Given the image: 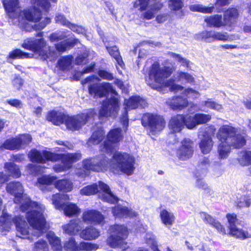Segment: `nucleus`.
Segmentation results:
<instances>
[{"label":"nucleus","mask_w":251,"mask_h":251,"mask_svg":"<svg viewBox=\"0 0 251 251\" xmlns=\"http://www.w3.org/2000/svg\"><path fill=\"white\" fill-rule=\"evenodd\" d=\"M28 157L30 161L38 164L60 161L61 164H56L52 167L53 171L58 173L71 169L74 163L81 159L82 154L80 152L57 153L47 150L40 151L32 149L29 151Z\"/></svg>","instance_id":"obj_1"},{"label":"nucleus","mask_w":251,"mask_h":251,"mask_svg":"<svg viewBox=\"0 0 251 251\" xmlns=\"http://www.w3.org/2000/svg\"><path fill=\"white\" fill-rule=\"evenodd\" d=\"M95 115L92 109H86L73 115L52 110L48 112L46 119L55 126L65 124L68 130L74 132L80 130Z\"/></svg>","instance_id":"obj_2"},{"label":"nucleus","mask_w":251,"mask_h":251,"mask_svg":"<svg viewBox=\"0 0 251 251\" xmlns=\"http://www.w3.org/2000/svg\"><path fill=\"white\" fill-rule=\"evenodd\" d=\"M172 74L171 69L167 66L160 67L159 63H154L150 67L149 75L146 77L147 84L151 88L158 91L162 90L164 88L169 87L171 91L182 90L184 87L175 83L173 78L165 80Z\"/></svg>","instance_id":"obj_3"},{"label":"nucleus","mask_w":251,"mask_h":251,"mask_svg":"<svg viewBox=\"0 0 251 251\" xmlns=\"http://www.w3.org/2000/svg\"><path fill=\"white\" fill-rule=\"evenodd\" d=\"M38 207L39 204L37 202L27 198L21 203L20 209L23 212L30 210L26 212L27 222L33 229L43 234L47 231L49 226L43 213L39 210L32 209Z\"/></svg>","instance_id":"obj_4"},{"label":"nucleus","mask_w":251,"mask_h":251,"mask_svg":"<svg viewBox=\"0 0 251 251\" xmlns=\"http://www.w3.org/2000/svg\"><path fill=\"white\" fill-rule=\"evenodd\" d=\"M216 137L220 142L233 143L234 149H240L246 143L245 138L240 134H237L235 128L229 125L221 126Z\"/></svg>","instance_id":"obj_5"},{"label":"nucleus","mask_w":251,"mask_h":251,"mask_svg":"<svg viewBox=\"0 0 251 251\" xmlns=\"http://www.w3.org/2000/svg\"><path fill=\"white\" fill-rule=\"evenodd\" d=\"M100 78L92 75L87 76L81 81V83L84 85L89 83L88 90L89 94L94 98H102L110 91L114 93L111 84L109 82L100 83Z\"/></svg>","instance_id":"obj_6"},{"label":"nucleus","mask_w":251,"mask_h":251,"mask_svg":"<svg viewBox=\"0 0 251 251\" xmlns=\"http://www.w3.org/2000/svg\"><path fill=\"white\" fill-rule=\"evenodd\" d=\"M81 169L78 172L79 176L85 177L91 172H103L107 170L108 160L99 155L85 158L81 162Z\"/></svg>","instance_id":"obj_7"},{"label":"nucleus","mask_w":251,"mask_h":251,"mask_svg":"<svg viewBox=\"0 0 251 251\" xmlns=\"http://www.w3.org/2000/svg\"><path fill=\"white\" fill-rule=\"evenodd\" d=\"M110 235L106 239V244L111 248L122 247L126 244L128 230L124 225L114 224L109 228Z\"/></svg>","instance_id":"obj_8"},{"label":"nucleus","mask_w":251,"mask_h":251,"mask_svg":"<svg viewBox=\"0 0 251 251\" xmlns=\"http://www.w3.org/2000/svg\"><path fill=\"white\" fill-rule=\"evenodd\" d=\"M141 122L142 126L148 129L152 135L160 132L166 126V121L163 117L153 113L143 114Z\"/></svg>","instance_id":"obj_9"},{"label":"nucleus","mask_w":251,"mask_h":251,"mask_svg":"<svg viewBox=\"0 0 251 251\" xmlns=\"http://www.w3.org/2000/svg\"><path fill=\"white\" fill-rule=\"evenodd\" d=\"M112 158L115 165L122 173L127 176L133 174L135 169V158L127 152H117L115 153Z\"/></svg>","instance_id":"obj_10"},{"label":"nucleus","mask_w":251,"mask_h":251,"mask_svg":"<svg viewBox=\"0 0 251 251\" xmlns=\"http://www.w3.org/2000/svg\"><path fill=\"white\" fill-rule=\"evenodd\" d=\"M23 14L26 21L36 23L32 26V29L35 31H41L51 22V19L49 17H46L40 22L42 17V12L35 6L24 9Z\"/></svg>","instance_id":"obj_11"},{"label":"nucleus","mask_w":251,"mask_h":251,"mask_svg":"<svg viewBox=\"0 0 251 251\" xmlns=\"http://www.w3.org/2000/svg\"><path fill=\"white\" fill-rule=\"evenodd\" d=\"M124 139L120 127L110 129L106 134V138L100 146V150L107 153H112L115 150L114 145H118Z\"/></svg>","instance_id":"obj_12"},{"label":"nucleus","mask_w":251,"mask_h":251,"mask_svg":"<svg viewBox=\"0 0 251 251\" xmlns=\"http://www.w3.org/2000/svg\"><path fill=\"white\" fill-rule=\"evenodd\" d=\"M30 134H23L4 141L1 147L10 151H19L25 149L32 141Z\"/></svg>","instance_id":"obj_13"},{"label":"nucleus","mask_w":251,"mask_h":251,"mask_svg":"<svg viewBox=\"0 0 251 251\" xmlns=\"http://www.w3.org/2000/svg\"><path fill=\"white\" fill-rule=\"evenodd\" d=\"M52 201L55 208L63 211L64 214L68 217L77 216L80 213V209L76 204L71 202H63L59 194L53 195Z\"/></svg>","instance_id":"obj_14"},{"label":"nucleus","mask_w":251,"mask_h":251,"mask_svg":"<svg viewBox=\"0 0 251 251\" xmlns=\"http://www.w3.org/2000/svg\"><path fill=\"white\" fill-rule=\"evenodd\" d=\"M35 36L40 38H27L24 40L21 47L25 50L32 51L35 53H41L47 46V42L43 38V32L40 31Z\"/></svg>","instance_id":"obj_15"},{"label":"nucleus","mask_w":251,"mask_h":251,"mask_svg":"<svg viewBox=\"0 0 251 251\" xmlns=\"http://www.w3.org/2000/svg\"><path fill=\"white\" fill-rule=\"evenodd\" d=\"M119 110V100L117 98L111 97L104 103L100 110L99 115L102 117H117Z\"/></svg>","instance_id":"obj_16"},{"label":"nucleus","mask_w":251,"mask_h":251,"mask_svg":"<svg viewBox=\"0 0 251 251\" xmlns=\"http://www.w3.org/2000/svg\"><path fill=\"white\" fill-rule=\"evenodd\" d=\"M188 116L187 115L177 114L173 116L168 123V127L172 133L180 132L187 127Z\"/></svg>","instance_id":"obj_17"},{"label":"nucleus","mask_w":251,"mask_h":251,"mask_svg":"<svg viewBox=\"0 0 251 251\" xmlns=\"http://www.w3.org/2000/svg\"><path fill=\"white\" fill-rule=\"evenodd\" d=\"M194 153L193 142L189 138H184L181 145L176 150L177 157L181 160H186L191 158Z\"/></svg>","instance_id":"obj_18"},{"label":"nucleus","mask_w":251,"mask_h":251,"mask_svg":"<svg viewBox=\"0 0 251 251\" xmlns=\"http://www.w3.org/2000/svg\"><path fill=\"white\" fill-rule=\"evenodd\" d=\"M82 219L83 222L93 225H103L105 216L96 209H88L83 212Z\"/></svg>","instance_id":"obj_19"},{"label":"nucleus","mask_w":251,"mask_h":251,"mask_svg":"<svg viewBox=\"0 0 251 251\" xmlns=\"http://www.w3.org/2000/svg\"><path fill=\"white\" fill-rule=\"evenodd\" d=\"M6 192L13 196L15 198L16 202H21L24 193V189L23 185L19 181H10L6 184Z\"/></svg>","instance_id":"obj_20"},{"label":"nucleus","mask_w":251,"mask_h":251,"mask_svg":"<svg viewBox=\"0 0 251 251\" xmlns=\"http://www.w3.org/2000/svg\"><path fill=\"white\" fill-rule=\"evenodd\" d=\"M150 1L152 2L151 6L153 11H159L163 7L162 0H136L133 3V7L143 12L148 7Z\"/></svg>","instance_id":"obj_21"},{"label":"nucleus","mask_w":251,"mask_h":251,"mask_svg":"<svg viewBox=\"0 0 251 251\" xmlns=\"http://www.w3.org/2000/svg\"><path fill=\"white\" fill-rule=\"evenodd\" d=\"M113 215L119 218H132L138 216L137 212L133 211L127 207L118 205L113 207L112 209Z\"/></svg>","instance_id":"obj_22"},{"label":"nucleus","mask_w":251,"mask_h":251,"mask_svg":"<svg viewBox=\"0 0 251 251\" xmlns=\"http://www.w3.org/2000/svg\"><path fill=\"white\" fill-rule=\"evenodd\" d=\"M211 118L210 115L203 113H196L194 116H188L187 127L192 129L197 125L206 123Z\"/></svg>","instance_id":"obj_23"},{"label":"nucleus","mask_w":251,"mask_h":251,"mask_svg":"<svg viewBox=\"0 0 251 251\" xmlns=\"http://www.w3.org/2000/svg\"><path fill=\"white\" fill-rule=\"evenodd\" d=\"M126 109H135L137 108H144L148 106L146 100L138 95L132 96L125 100Z\"/></svg>","instance_id":"obj_24"},{"label":"nucleus","mask_w":251,"mask_h":251,"mask_svg":"<svg viewBox=\"0 0 251 251\" xmlns=\"http://www.w3.org/2000/svg\"><path fill=\"white\" fill-rule=\"evenodd\" d=\"M98 187L104 193L102 195L103 201L111 204H114L118 202L119 199L111 192L109 186L101 181L98 182Z\"/></svg>","instance_id":"obj_25"},{"label":"nucleus","mask_w":251,"mask_h":251,"mask_svg":"<svg viewBox=\"0 0 251 251\" xmlns=\"http://www.w3.org/2000/svg\"><path fill=\"white\" fill-rule=\"evenodd\" d=\"M239 16L238 10L236 7H229L224 13L223 22L225 26H231L234 24Z\"/></svg>","instance_id":"obj_26"},{"label":"nucleus","mask_w":251,"mask_h":251,"mask_svg":"<svg viewBox=\"0 0 251 251\" xmlns=\"http://www.w3.org/2000/svg\"><path fill=\"white\" fill-rule=\"evenodd\" d=\"M5 12L10 18H15L17 15V10L19 8V0H2Z\"/></svg>","instance_id":"obj_27"},{"label":"nucleus","mask_w":251,"mask_h":251,"mask_svg":"<svg viewBox=\"0 0 251 251\" xmlns=\"http://www.w3.org/2000/svg\"><path fill=\"white\" fill-rule=\"evenodd\" d=\"M13 224L15 225L17 231L21 235H26L28 234L27 223L23 216L18 215L13 217Z\"/></svg>","instance_id":"obj_28"},{"label":"nucleus","mask_w":251,"mask_h":251,"mask_svg":"<svg viewBox=\"0 0 251 251\" xmlns=\"http://www.w3.org/2000/svg\"><path fill=\"white\" fill-rule=\"evenodd\" d=\"M169 105L174 110H181L188 105V101L186 98L182 96H174L170 100Z\"/></svg>","instance_id":"obj_29"},{"label":"nucleus","mask_w":251,"mask_h":251,"mask_svg":"<svg viewBox=\"0 0 251 251\" xmlns=\"http://www.w3.org/2000/svg\"><path fill=\"white\" fill-rule=\"evenodd\" d=\"M81 238L86 240H93L98 238L100 235V231L92 226L86 227L80 233Z\"/></svg>","instance_id":"obj_30"},{"label":"nucleus","mask_w":251,"mask_h":251,"mask_svg":"<svg viewBox=\"0 0 251 251\" xmlns=\"http://www.w3.org/2000/svg\"><path fill=\"white\" fill-rule=\"evenodd\" d=\"M79 42V40L74 38L70 41H63L56 43L54 48L59 53H63L73 48Z\"/></svg>","instance_id":"obj_31"},{"label":"nucleus","mask_w":251,"mask_h":251,"mask_svg":"<svg viewBox=\"0 0 251 251\" xmlns=\"http://www.w3.org/2000/svg\"><path fill=\"white\" fill-rule=\"evenodd\" d=\"M204 21L207 27L219 28L225 26L222 15L215 14L206 16Z\"/></svg>","instance_id":"obj_32"},{"label":"nucleus","mask_w":251,"mask_h":251,"mask_svg":"<svg viewBox=\"0 0 251 251\" xmlns=\"http://www.w3.org/2000/svg\"><path fill=\"white\" fill-rule=\"evenodd\" d=\"M105 132L101 126L97 127L93 131L89 141L94 145L100 144L105 138Z\"/></svg>","instance_id":"obj_33"},{"label":"nucleus","mask_w":251,"mask_h":251,"mask_svg":"<svg viewBox=\"0 0 251 251\" xmlns=\"http://www.w3.org/2000/svg\"><path fill=\"white\" fill-rule=\"evenodd\" d=\"M228 234L232 237L242 240L248 238H251V234L249 233L247 231H245L241 228H238L236 226L231 227V228H229Z\"/></svg>","instance_id":"obj_34"},{"label":"nucleus","mask_w":251,"mask_h":251,"mask_svg":"<svg viewBox=\"0 0 251 251\" xmlns=\"http://www.w3.org/2000/svg\"><path fill=\"white\" fill-rule=\"evenodd\" d=\"M233 143L220 142L218 146L217 152L219 155V158L224 159L229 155L231 148H233Z\"/></svg>","instance_id":"obj_35"},{"label":"nucleus","mask_w":251,"mask_h":251,"mask_svg":"<svg viewBox=\"0 0 251 251\" xmlns=\"http://www.w3.org/2000/svg\"><path fill=\"white\" fill-rule=\"evenodd\" d=\"M214 142L212 138L209 136H204L199 143L201 151L203 154H207L212 150Z\"/></svg>","instance_id":"obj_36"},{"label":"nucleus","mask_w":251,"mask_h":251,"mask_svg":"<svg viewBox=\"0 0 251 251\" xmlns=\"http://www.w3.org/2000/svg\"><path fill=\"white\" fill-rule=\"evenodd\" d=\"M6 171L8 174V176H11L14 178H18L21 177L22 173L18 165L13 162H7L4 165Z\"/></svg>","instance_id":"obj_37"},{"label":"nucleus","mask_w":251,"mask_h":251,"mask_svg":"<svg viewBox=\"0 0 251 251\" xmlns=\"http://www.w3.org/2000/svg\"><path fill=\"white\" fill-rule=\"evenodd\" d=\"M54 185L56 189L63 192H70L73 188V183L67 179L56 180Z\"/></svg>","instance_id":"obj_38"},{"label":"nucleus","mask_w":251,"mask_h":251,"mask_svg":"<svg viewBox=\"0 0 251 251\" xmlns=\"http://www.w3.org/2000/svg\"><path fill=\"white\" fill-rule=\"evenodd\" d=\"M13 217L6 212H3L0 216V226L6 231H9L13 225Z\"/></svg>","instance_id":"obj_39"},{"label":"nucleus","mask_w":251,"mask_h":251,"mask_svg":"<svg viewBox=\"0 0 251 251\" xmlns=\"http://www.w3.org/2000/svg\"><path fill=\"white\" fill-rule=\"evenodd\" d=\"M160 218L162 223L169 227L173 225L175 220L174 215L168 211L166 209H163L161 211Z\"/></svg>","instance_id":"obj_40"},{"label":"nucleus","mask_w":251,"mask_h":251,"mask_svg":"<svg viewBox=\"0 0 251 251\" xmlns=\"http://www.w3.org/2000/svg\"><path fill=\"white\" fill-rule=\"evenodd\" d=\"M63 229L68 234L75 235L80 230V226L77 220L73 219L64 226Z\"/></svg>","instance_id":"obj_41"},{"label":"nucleus","mask_w":251,"mask_h":251,"mask_svg":"<svg viewBox=\"0 0 251 251\" xmlns=\"http://www.w3.org/2000/svg\"><path fill=\"white\" fill-rule=\"evenodd\" d=\"M106 49L111 56L116 60L117 64L123 68L125 66V63L120 55L118 48L116 46H114L112 47H107Z\"/></svg>","instance_id":"obj_42"},{"label":"nucleus","mask_w":251,"mask_h":251,"mask_svg":"<svg viewBox=\"0 0 251 251\" xmlns=\"http://www.w3.org/2000/svg\"><path fill=\"white\" fill-rule=\"evenodd\" d=\"M73 59V56L71 54L61 57L57 61L60 69L62 71L68 70L72 64Z\"/></svg>","instance_id":"obj_43"},{"label":"nucleus","mask_w":251,"mask_h":251,"mask_svg":"<svg viewBox=\"0 0 251 251\" xmlns=\"http://www.w3.org/2000/svg\"><path fill=\"white\" fill-rule=\"evenodd\" d=\"M196 186L198 189L203 190L204 194L211 195L213 193L210 187L202 178H198L197 179Z\"/></svg>","instance_id":"obj_44"},{"label":"nucleus","mask_w":251,"mask_h":251,"mask_svg":"<svg viewBox=\"0 0 251 251\" xmlns=\"http://www.w3.org/2000/svg\"><path fill=\"white\" fill-rule=\"evenodd\" d=\"M238 161L241 166L251 165V151L246 150L242 151Z\"/></svg>","instance_id":"obj_45"},{"label":"nucleus","mask_w":251,"mask_h":251,"mask_svg":"<svg viewBox=\"0 0 251 251\" xmlns=\"http://www.w3.org/2000/svg\"><path fill=\"white\" fill-rule=\"evenodd\" d=\"M98 192L99 187L97 183L87 185L80 190L81 194L84 196L94 195Z\"/></svg>","instance_id":"obj_46"},{"label":"nucleus","mask_w":251,"mask_h":251,"mask_svg":"<svg viewBox=\"0 0 251 251\" xmlns=\"http://www.w3.org/2000/svg\"><path fill=\"white\" fill-rule=\"evenodd\" d=\"M8 57L15 59L28 58H30V56L29 53L24 52L19 49H15L9 53Z\"/></svg>","instance_id":"obj_47"},{"label":"nucleus","mask_w":251,"mask_h":251,"mask_svg":"<svg viewBox=\"0 0 251 251\" xmlns=\"http://www.w3.org/2000/svg\"><path fill=\"white\" fill-rule=\"evenodd\" d=\"M99 248V246L97 244L82 241L79 244L78 251H96Z\"/></svg>","instance_id":"obj_48"},{"label":"nucleus","mask_w":251,"mask_h":251,"mask_svg":"<svg viewBox=\"0 0 251 251\" xmlns=\"http://www.w3.org/2000/svg\"><path fill=\"white\" fill-rule=\"evenodd\" d=\"M55 21L56 23L68 27L72 29L75 28L76 26L75 24L68 21L65 16L63 14H58L56 15L55 17Z\"/></svg>","instance_id":"obj_49"},{"label":"nucleus","mask_w":251,"mask_h":251,"mask_svg":"<svg viewBox=\"0 0 251 251\" xmlns=\"http://www.w3.org/2000/svg\"><path fill=\"white\" fill-rule=\"evenodd\" d=\"M56 176L43 175L37 179V182L42 185H50L57 180Z\"/></svg>","instance_id":"obj_50"},{"label":"nucleus","mask_w":251,"mask_h":251,"mask_svg":"<svg viewBox=\"0 0 251 251\" xmlns=\"http://www.w3.org/2000/svg\"><path fill=\"white\" fill-rule=\"evenodd\" d=\"M78 246L74 238H70L64 243L63 248L66 251H78Z\"/></svg>","instance_id":"obj_51"},{"label":"nucleus","mask_w":251,"mask_h":251,"mask_svg":"<svg viewBox=\"0 0 251 251\" xmlns=\"http://www.w3.org/2000/svg\"><path fill=\"white\" fill-rule=\"evenodd\" d=\"M212 30H203L196 34V38L198 40H204L211 42Z\"/></svg>","instance_id":"obj_52"},{"label":"nucleus","mask_w":251,"mask_h":251,"mask_svg":"<svg viewBox=\"0 0 251 251\" xmlns=\"http://www.w3.org/2000/svg\"><path fill=\"white\" fill-rule=\"evenodd\" d=\"M214 6L210 7L202 6L200 5H194L191 10L193 11H198L202 13L210 14L213 12Z\"/></svg>","instance_id":"obj_53"},{"label":"nucleus","mask_w":251,"mask_h":251,"mask_svg":"<svg viewBox=\"0 0 251 251\" xmlns=\"http://www.w3.org/2000/svg\"><path fill=\"white\" fill-rule=\"evenodd\" d=\"M34 251H48L47 242L43 239H40L35 243Z\"/></svg>","instance_id":"obj_54"},{"label":"nucleus","mask_w":251,"mask_h":251,"mask_svg":"<svg viewBox=\"0 0 251 251\" xmlns=\"http://www.w3.org/2000/svg\"><path fill=\"white\" fill-rule=\"evenodd\" d=\"M178 80L184 79L186 82L193 84L195 82L194 77L187 72H180L177 75Z\"/></svg>","instance_id":"obj_55"},{"label":"nucleus","mask_w":251,"mask_h":251,"mask_svg":"<svg viewBox=\"0 0 251 251\" xmlns=\"http://www.w3.org/2000/svg\"><path fill=\"white\" fill-rule=\"evenodd\" d=\"M97 74L99 76L103 79L112 80L114 78L113 73L104 69L99 70Z\"/></svg>","instance_id":"obj_56"},{"label":"nucleus","mask_w":251,"mask_h":251,"mask_svg":"<svg viewBox=\"0 0 251 251\" xmlns=\"http://www.w3.org/2000/svg\"><path fill=\"white\" fill-rule=\"evenodd\" d=\"M228 36L221 32L212 31L211 42L215 41H226L228 40Z\"/></svg>","instance_id":"obj_57"},{"label":"nucleus","mask_w":251,"mask_h":251,"mask_svg":"<svg viewBox=\"0 0 251 251\" xmlns=\"http://www.w3.org/2000/svg\"><path fill=\"white\" fill-rule=\"evenodd\" d=\"M169 7L174 11H178L183 6V3L181 0H169Z\"/></svg>","instance_id":"obj_58"},{"label":"nucleus","mask_w":251,"mask_h":251,"mask_svg":"<svg viewBox=\"0 0 251 251\" xmlns=\"http://www.w3.org/2000/svg\"><path fill=\"white\" fill-rule=\"evenodd\" d=\"M120 121L122 125H123V127L124 128L125 132H126L127 130L129 125V119L127 109L125 108L120 118Z\"/></svg>","instance_id":"obj_59"},{"label":"nucleus","mask_w":251,"mask_h":251,"mask_svg":"<svg viewBox=\"0 0 251 251\" xmlns=\"http://www.w3.org/2000/svg\"><path fill=\"white\" fill-rule=\"evenodd\" d=\"M228 223V229L236 226L235 224L237 221V215L235 213H227L226 216Z\"/></svg>","instance_id":"obj_60"},{"label":"nucleus","mask_w":251,"mask_h":251,"mask_svg":"<svg viewBox=\"0 0 251 251\" xmlns=\"http://www.w3.org/2000/svg\"><path fill=\"white\" fill-rule=\"evenodd\" d=\"M24 83V80L19 75H16L12 80V85L17 90H20Z\"/></svg>","instance_id":"obj_61"},{"label":"nucleus","mask_w":251,"mask_h":251,"mask_svg":"<svg viewBox=\"0 0 251 251\" xmlns=\"http://www.w3.org/2000/svg\"><path fill=\"white\" fill-rule=\"evenodd\" d=\"M87 55L84 54L78 55L75 59V64L77 65H81L86 64L88 62Z\"/></svg>","instance_id":"obj_62"},{"label":"nucleus","mask_w":251,"mask_h":251,"mask_svg":"<svg viewBox=\"0 0 251 251\" xmlns=\"http://www.w3.org/2000/svg\"><path fill=\"white\" fill-rule=\"evenodd\" d=\"M230 1V0H216L214 6L218 10L217 12H220L222 7L228 5Z\"/></svg>","instance_id":"obj_63"},{"label":"nucleus","mask_w":251,"mask_h":251,"mask_svg":"<svg viewBox=\"0 0 251 251\" xmlns=\"http://www.w3.org/2000/svg\"><path fill=\"white\" fill-rule=\"evenodd\" d=\"M213 227L215 228L219 232L223 234H226V230L224 226L221 223L216 219L211 225Z\"/></svg>","instance_id":"obj_64"}]
</instances>
